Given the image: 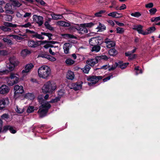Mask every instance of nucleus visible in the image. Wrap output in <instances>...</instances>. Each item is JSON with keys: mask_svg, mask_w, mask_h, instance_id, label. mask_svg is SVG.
Segmentation results:
<instances>
[{"mask_svg": "<svg viewBox=\"0 0 160 160\" xmlns=\"http://www.w3.org/2000/svg\"><path fill=\"white\" fill-rule=\"evenodd\" d=\"M39 102L41 105L39 107V108L38 112L40 118H42L47 115L48 109L51 107V105L48 102L44 100L43 98L39 100Z\"/></svg>", "mask_w": 160, "mask_h": 160, "instance_id": "f257e3e1", "label": "nucleus"}, {"mask_svg": "<svg viewBox=\"0 0 160 160\" xmlns=\"http://www.w3.org/2000/svg\"><path fill=\"white\" fill-rule=\"evenodd\" d=\"M57 86L53 82L49 81L46 82L42 88L43 92L46 93H52L56 89Z\"/></svg>", "mask_w": 160, "mask_h": 160, "instance_id": "f03ea898", "label": "nucleus"}, {"mask_svg": "<svg viewBox=\"0 0 160 160\" xmlns=\"http://www.w3.org/2000/svg\"><path fill=\"white\" fill-rule=\"evenodd\" d=\"M51 73L50 68L46 66H43L40 67L38 70V75L39 78L44 79H47L50 77Z\"/></svg>", "mask_w": 160, "mask_h": 160, "instance_id": "7ed1b4c3", "label": "nucleus"}, {"mask_svg": "<svg viewBox=\"0 0 160 160\" xmlns=\"http://www.w3.org/2000/svg\"><path fill=\"white\" fill-rule=\"evenodd\" d=\"M43 35L47 36L49 40H50L52 39L51 37V36H52V34L45 32H41V34H39L37 32H36V33H34V35H32V37L34 38H36L38 39L43 40L44 38V37L42 36Z\"/></svg>", "mask_w": 160, "mask_h": 160, "instance_id": "20e7f679", "label": "nucleus"}, {"mask_svg": "<svg viewBox=\"0 0 160 160\" xmlns=\"http://www.w3.org/2000/svg\"><path fill=\"white\" fill-rule=\"evenodd\" d=\"M103 78V77L101 76H92L89 77L87 78V80L88 81L91 82L88 83V84L89 85L95 84L100 80L102 79Z\"/></svg>", "mask_w": 160, "mask_h": 160, "instance_id": "39448f33", "label": "nucleus"}, {"mask_svg": "<svg viewBox=\"0 0 160 160\" xmlns=\"http://www.w3.org/2000/svg\"><path fill=\"white\" fill-rule=\"evenodd\" d=\"M9 102L8 98H0V110L4 109L8 105Z\"/></svg>", "mask_w": 160, "mask_h": 160, "instance_id": "423d86ee", "label": "nucleus"}, {"mask_svg": "<svg viewBox=\"0 0 160 160\" xmlns=\"http://www.w3.org/2000/svg\"><path fill=\"white\" fill-rule=\"evenodd\" d=\"M75 28L79 33L84 34L88 32V30L83 24H81L80 26H76Z\"/></svg>", "mask_w": 160, "mask_h": 160, "instance_id": "0eeeda50", "label": "nucleus"}, {"mask_svg": "<svg viewBox=\"0 0 160 160\" xmlns=\"http://www.w3.org/2000/svg\"><path fill=\"white\" fill-rule=\"evenodd\" d=\"M99 58L97 57L95 58L89 59L86 61V63L91 67L93 66L98 62Z\"/></svg>", "mask_w": 160, "mask_h": 160, "instance_id": "6e6552de", "label": "nucleus"}, {"mask_svg": "<svg viewBox=\"0 0 160 160\" xmlns=\"http://www.w3.org/2000/svg\"><path fill=\"white\" fill-rule=\"evenodd\" d=\"M6 13L12 14L14 11L12 9V5L10 3H7L4 7Z\"/></svg>", "mask_w": 160, "mask_h": 160, "instance_id": "1a4fd4ad", "label": "nucleus"}, {"mask_svg": "<svg viewBox=\"0 0 160 160\" xmlns=\"http://www.w3.org/2000/svg\"><path fill=\"white\" fill-rule=\"evenodd\" d=\"M34 20H36L39 26H41L43 23V18L42 16H38L34 15L33 16Z\"/></svg>", "mask_w": 160, "mask_h": 160, "instance_id": "9d476101", "label": "nucleus"}, {"mask_svg": "<svg viewBox=\"0 0 160 160\" xmlns=\"http://www.w3.org/2000/svg\"><path fill=\"white\" fill-rule=\"evenodd\" d=\"M14 90H15L14 93L15 94H22L24 92L22 86H19L18 85H16L15 86Z\"/></svg>", "mask_w": 160, "mask_h": 160, "instance_id": "9b49d317", "label": "nucleus"}, {"mask_svg": "<svg viewBox=\"0 0 160 160\" xmlns=\"http://www.w3.org/2000/svg\"><path fill=\"white\" fill-rule=\"evenodd\" d=\"M105 42L106 44V47L108 48H110L113 47L115 45V43L114 41L108 38H107L105 40Z\"/></svg>", "mask_w": 160, "mask_h": 160, "instance_id": "f8f14e48", "label": "nucleus"}, {"mask_svg": "<svg viewBox=\"0 0 160 160\" xmlns=\"http://www.w3.org/2000/svg\"><path fill=\"white\" fill-rule=\"evenodd\" d=\"M33 65L31 63L27 64L25 68V69L22 71V73L24 74L29 72L33 67Z\"/></svg>", "mask_w": 160, "mask_h": 160, "instance_id": "ddd939ff", "label": "nucleus"}, {"mask_svg": "<svg viewBox=\"0 0 160 160\" xmlns=\"http://www.w3.org/2000/svg\"><path fill=\"white\" fill-rule=\"evenodd\" d=\"M9 91L8 87L6 85H2L0 88V93L1 94L7 93Z\"/></svg>", "mask_w": 160, "mask_h": 160, "instance_id": "4468645a", "label": "nucleus"}, {"mask_svg": "<svg viewBox=\"0 0 160 160\" xmlns=\"http://www.w3.org/2000/svg\"><path fill=\"white\" fill-rule=\"evenodd\" d=\"M72 47L71 44L68 43H65L63 46V49L64 53L67 54L69 53V50Z\"/></svg>", "mask_w": 160, "mask_h": 160, "instance_id": "2eb2a0df", "label": "nucleus"}, {"mask_svg": "<svg viewBox=\"0 0 160 160\" xmlns=\"http://www.w3.org/2000/svg\"><path fill=\"white\" fill-rule=\"evenodd\" d=\"M40 41L35 42L33 40H30L28 41V44L29 47L36 48L39 46V42Z\"/></svg>", "mask_w": 160, "mask_h": 160, "instance_id": "dca6fc26", "label": "nucleus"}, {"mask_svg": "<svg viewBox=\"0 0 160 160\" xmlns=\"http://www.w3.org/2000/svg\"><path fill=\"white\" fill-rule=\"evenodd\" d=\"M75 77L74 73L71 70H68L66 75V78L69 80H72Z\"/></svg>", "mask_w": 160, "mask_h": 160, "instance_id": "f3484780", "label": "nucleus"}, {"mask_svg": "<svg viewBox=\"0 0 160 160\" xmlns=\"http://www.w3.org/2000/svg\"><path fill=\"white\" fill-rule=\"evenodd\" d=\"M109 16L112 17L113 18H119L122 17V13H119L117 12H110L108 14Z\"/></svg>", "mask_w": 160, "mask_h": 160, "instance_id": "a211bd4d", "label": "nucleus"}, {"mask_svg": "<svg viewBox=\"0 0 160 160\" xmlns=\"http://www.w3.org/2000/svg\"><path fill=\"white\" fill-rule=\"evenodd\" d=\"M9 61L10 63L16 66H17L18 63V62L16 58L14 56L10 57L9 58Z\"/></svg>", "mask_w": 160, "mask_h": 160, "instance_id": "6ab92c4d", "label": "nucleus"}, {"mask_svg": "<svg viewBox=\"0 0 160 160\" xmlns=\"http://www.w3.org/2000/svg\"><path fill=\"white\" fill-rule=\"evenodd\" d=\"M57 24L59 26L65 27H68L70 26V23L62 21L57 22Z\"/></svg>", "mask_w": 160, "mask_h": 160, "instance_id": "aec40b11", "label": "nucleus"}, {"mask_svg": "<svg viewBox=\"0 0 160 160\" xmlns=\"http://www.w3.org/2000/svg\"><path fill=\"white\" fill-rule=\"evenodd\" d=\"M51 15L52 17V18L54 20L61 19L63 18L62 14H55V13H53L51 14Z\"/></svg>", "mask_w": 160, "mask_h": 160, "instance_id": "412c9836", "label": "nucleus"}, {"mask_svg": "<svg viewBox=\"0 0 160 160\" xmlns=\"http://www.w3.org/2000/svg\"><path fill=\"white\" fill-rule=\"evenodd\" d=\"M11 2V4L14 7H19L22 5L17 0H10Z\"/></svg>", "mask_w": 160, "mask_h": 160, "instance_id": "4be33fe9", "label": "nucleus"}, {"mask_svg": "<svg viewBox=\"0 0 160 160\" xmlns=\"http://www.w3.org/2000/svg\"><path fill=\"white\" fill-rule=\"evenodd\" d=\"M7 82L8 84L10 86L18 83L17 82L14 81V80L10 79L9 77L7 79Z\"/></svg>", "mask_w": 160, "mask_h": 160, "instance_id": "5701e85b", "label": "nucleus"}, {"mask_svg": "<svg viewBox=\"0 0 160 160\" xmlns=\"http://www.w3.org/2000/svg\"><path fill=\"white\" fill-rule=\"evenodd\" d=\"M118 67L122 69H124L125 68L128 64V63H123L122 62H119L118 63Z\"/></svg>", "mask_w": 160, "mask_h": 160, "instance_id": "b1692460", "label": "nucleus"}, {"mask_svg": "<svg viewBox=\"0 0 160 160\" xmlns=\"http://www.w3.org/2000/svg\"><path fill=\"white\" fill-rule=\"evenodd\" d=\"M97 41L98 40L96 38H92L89 40V43L91 46H92L97 44Z\"/></svg>", "mask_w": 160, "mask_h": 160, "instance_id": "393cba45", "label": "nucleus"}, {"mask_svg": "<svg viewBox=\"0 0 160 160\" xmlns=\"http://www.w3.org/2000/svg\"><path fill=\"white\" fill-rule=\"evenodd\" d=\"M101 47L98 45H95L92 46L91 48V51L92 52H98L100 50Z\"/></svg>", "mask_w": 160, "mask_h": 160, "instance_id": "a878e982", "label": "nucleus"}, {"mask_svg": "<svg viewBox=\"0 0 160 160\" xmlns=\"http://www.w3.org/2000/svg\"><path fill=\"white\" fill-rule=\"evenodd\" d=\"M82 82H81L76 83L73 87L74 89L75 90H78L81 89L82 88Z\"/></svg>", "mask_w": 160, "mask_h": 160, "instance_id": "bb28decb", "label": "nucleus"}, {"mask_svg": "<svg viewBox=\"0 0 160 160\" xmlns=\"http://www.w3.org/2000/svg\"><path fill=\"white\" fill-rule=\"evenodd\" d=\"M15 75V74L11 73L10 74V77L9 78L10 79L14 80V81L18 82H19V78L18 77H16Z\"/></svg>", "mask_w": 160, "mask_h": 160, "instance_id": "cd10ccee", "label": "nucleus"}, {"mask_svg": "<svg viewBox=\"0 0 160 160\" xmlns=\"http://www.w3.org/2000/svg\"><path fill=\"white\" fill-rule=\"evenodd\" d=\"M30 52L27 49H24L22 50L21 52V55L23 57H25L27 55L30 54Z\"/></svg>", "mask_w": 160, "mask_h": 160, "instance_id": "c85d7f7f", "label": "nucleus"}, {"mask_svg": "<svg viewBox=\"0 0 160 160\" xmlns=\"http://www.w3.org/2000/svg\"><path fill=\"white\" fill-rule=\"evenodd\" d=\"M142 26L141 25H138V26H135L133 28V29L134 30H137L139 33H142Z\"/></svg>", "mask_w": 160, "mask_h": 160, "instance_id": "c756f323", "label": "nucleus"}, {"mask_svg": "<svg viewBox=\"0 0 160 160\" xmlns=\"http://www.w3.org/2000/svg\"><path fill=\"white\" fill-rule=\"evenodd\" d=\"M98 29V31H102L106 29V27L102 24L99 22V25L97 28Z\"/></svg>", "mask_w": 160, "mask_h": 160, "instance_id": "7c9ffc66", "label": "nucleus"}, {"mask_svg": "<svg viewBox=\"0 0 160 160\" xmlns=\"http://www.w3.org/2000/svg\"><path fill=\"white\" fill-rule=\"evenodd\" d=\"M108 53L111 56H114L117 54L118 52L115 49L112 48L109 50Z\"/></svg>", "mask_w": 160, "mask_h": 160, "instance_id": "2f4dec72", "label": "nucleus"}, {"mask_svg": "<svg viewBox=\"0 0 160 160\" xmlns=\"http://www.w3.org/2000/svg\"><path fill=\"white\" fill-rule=\"evenodd\" d=\"M42 57H44L45 58H47L50 61H54L56 60L55 58L48 55H42Z\"/></svg>", "mask_w": 160, "mask_h": 160, "instance_id": "473e14b6", "label": "nucleus"}, {"mask_svg": "<svg viewBox=\"0 0 160 160\" xmlns=\"http://www.w3.org/2000/svg\"><path fill=\"white\" fill-rule=\"evenodd\" d=\"M4 25L6 27H11L13 28H16L18 25L16 24H12L11 23L5 22H4Z\"/></svg>", "mask_w": 160, "mask_h": 160, "instance_id": "72a5a7b5", "label": "nucleus"}, {"mask_svg": "<svg viewBox=\"0 0 160 160\" xmlns=\"http://www.w3.org/2000/svg\"><path fill=\"white\" fill-rule=\"evenodd\" d=\"M16 66L9 63L7 64V68L10 71L13 70Z\"/></svg>", "mask_w": 160, "mask_h": 160, "instance_id": "f704fd0d", "label": "nucleus"}, {"mask_svg": "<svg viewBox=\"0 0 160 160\" xmlns=\"http://www.w3.org/2000/svg\"><path fill=\"white\" fill-rule=\"evenodd\" d=\"M90 69V67L88 65H86L82 69L83 72L85 73H88Z\"/></svg>", "mask_w": 160, "mask_h": 160, "instance_id": "c9c22d12", "label": "nucleus"}, {"mask_svg": "<svg viewBox=\"0 0 160 160\" xmlns=\"http://www.w3.org/2000/svg\"><path fill=\"white\" fill-rule=\"evenodd\" d=\"M3 40L4 42H7V43L10 45L13 44V42L11 40L8 38H4Z\"/></svg>", "mask_w": 160, "mask_h": 160, "instance_id": "e433bc0d", "label": "nucleus"}, {"mask_svg": "<svg viewBox=\"0 0 160 160\" xmlns=\"http://www.w3.org/2000/svg\"><path fill=\"white\" fill-rule=\"evenodd\" d=\"M75 61L72 60L71 58H68L66 60L65 62L68 65H72L75 63Z\"/></svg>", "mask_w": 160, "mask_h": 160, "instance_id": "4c0bfd02", "label": "nucleus"}, {"mask_svg": "<svg viewBox=\"0 0 160 160\" xmlns=\"http://www.w3.org/2000/svg\"><path fill=\"white\" fill-rule=\"evenodd\" d=\"M0 28L5 32H11V29L5 26H2L0 27Z\"/></svg>", "mask_w": 160, "mask_h": 160, "instance_id": "58836bf2", "label": "nucleus"}, {"mask_svg": "<svg viewBox=\"0 0 160 160\" xmlns=\"http://www.w3.org/2000/svg\"><path fill=\"white\" fill-rule=\"evenodd\" d=\"M35 110L34 107L32 106H29L27 110L28 113H32Z\"/></svg>", "mask_w": 160, "mask_h": 160, "instance_id": "ea45409f", "label": "nucleus"}, {"mask_svg": "<svg viewBox=\"0 0 160 160\" xmlns=\"http://www.w3.org/2000/svg\"><path fill=\"white\" fill-rule=\"evenodd\" d=\"M11 126L10 125H6L4 126L2 128V132H5L7 130L10 129Z\"/></svg>", "mask_w": 160, "mask_h": 160, "instance_id": "a19ab883", "label": "nucleus"}, {"mask_svg": "<svg viewBox=\"0 0 160 160\" xmlns=\"http://www.w3.org/2000/svg\"><path fill=\"white\" fill-rule=\"evenodd\" d=\"M16 111L17 112L19 113H21L24 111V109L23 108H20L17 106Z\"/></svg>", "mask_w": 160, "mask_h": 160, "instance_id": "79ce46f5", "label": "nucleus"}, {"mask_svg": "<svg viewBox=\"0 0 160 160\" xmlns=\"http://www.w3.org/2000/svg\"><path fill=\"white\" fill-rule=\"evenodd\" d=\"M132 16L134 17H139L141 15L140 13L138 12H136L134 13H132L131 14Z\"/></svg>", "mask_w": 160, "mask_h": 160, "instance_id": "37998d69", "label": "nucleus"}, {"mask_svg": "<svg viewBox=\"0 0 160 160\" xmlns=\"http://www.w3.org/2000/svg\"><path fill=\"white\" fill-rule=\"evenodd\" d=\"M64 37L67 38H75L76 37L73 35L71 34H66L63 35Z\"/></svg>", "mask_w": 160, "mask_h": 160, "instance_id": "c03bdc74", "label": "nucleus"}, {"mask_svg": "<svg viewBox=\"0 0 160 160\" xmlns=\"http://www.w3.org/2000/svg\"><path fill=\"white\" fill-rule=\"evenodd\" d=\"M117 32V33L120 34L123 33L124 31V29L123 28L118 27L116 29Z\"/></svg>", "mask_w": 160, "mask_h": 160, "instance_id": "a18cd8bd", "label": "nucleus"}, {"mask_svg": "<svg viewBox=\"0 0 160 160\" xmlns=\"http://www.w3.org/2000/svg\"><path fill=\"white\" fill-rule=\"evenodd\" d=\"M20 27L23 28L24 27L25 28H30L31 27L32 25L30 22H28L27 23L25 24L24 25H21L19 26Z\"/></svg>", "mask_w": 160, "mask_h": 160, "instance_id": "49530a36", "label": "nucleus"}, {"mask_svg": "<svg viewBox=\"0 0 160 160\" xmlns=\"http://www.w3.org/2000/svg\"><path fill=\"white\" fill-rule=\"evenodd\" d=\"M156 30L155 28L154 27H151L147 29V31L149 33H151L155 31Z\"/></svg>", "mask_w": 160, "mask_h": 160, "instance_id": "de8ad7c7", "label": "nucleus"}, {"mask_svg": "<svg viewBox=\"0 0 160 160\" xmlns=\"http://www.w3.org/2000/svg\"><path fill=\"white\" fill-rule=\"evenodd\" d=\"M157 11V9L155 8H152L149 10L150 14L151 15L154 14Z\"/></svg>", "mask_w": 160, "mask_h": 160, "instance_id": "09e8293b", "label": "nucleus"}, {"mask_svg": "<svg viewBox=\"0 0 160 160\" xmlns=\"http://www.w3.org/2000/svg\"><path fill=\"white\" fill-rule=\"evenodd\" d=\"M86 28L88 27L91 28L94 25V24L92 22H89L83 24Z\"/></svg>", "mask_w": 160, "mask_h": 160, "instance_id": "8fccbe9b", "label": "nucleus"}, {"mask_svg": "<svg viewBox=\"0 0 160 160\" xmlns=\"http://www.w3.org/2000/svg\"><path fill=\"white\" fill-rule=\"evenodd\" d=\"M26 96L31 100L34 98V95L32 93H28L26 95Z\"/></svg>", "mask_w": 160, "mask_h": 160, "instance_id": "3c124183", "label": "nucleus"}, {"mask_svg": "<svg viewBox=\"0 0 160 160\" xmlns=\"http://www.w3.org/2000/svg\"><path fill=\"white\" fill-rule=\"evenodd\" d=\"M1 118L3 120H5V119H8L9 118V115L8 114L5 113L2 114L1 116Z\"/></svg>", "mask_w": 160, "mask_h": 160, "instance_id": "603ef678", "label": "nucleus"}, {"mask_svg": "<svg viewBox=\"0 0 160 160\" xmlns=\"http://www.w3.org/2000/svg\"><path fill=\"white\" fill-rule=\"evenodd\" d=\"M118 67V64L117 62H115L114 65H112L110 68L108 69L109 71L113 70L115 69L117 67Z\"/></svg>", "mask_w": 160, "mask_h": 160, "instance_id": "864d4df0", "label": "nucleus"}, {"mask_svg": "<svg viewBox=\"0 0 160 160\" xmlns=\"http://www.w3.org/2000/svg\"><path fill=\"white\" fill-rule=\"evenodd\" d=\"M14 36V39L17 40H20L23 39V38L22 37L18 35H15Z\"/></svg>", "mask_w": 160, "mask_h": 160, "instance_id": "5fc2aeb1", "label": "nucleus"}, {"mask_svg": "<svg viewBox=\"0 0 160 160\" xmlns=\"http://www.w3.org/2000/svg\"><path fill=\"white\" fill-rule=\"evenodd\" d=\"M60 100V98L58 97H56L55 98L52 99V100L50 102H57Z\"/></svg>", "mask_w": 160, "mask_h": 160, "instance_id": "6e6d98bb", "label": "nucleus"}, {"mask_svg": "<svg viewBox=\"0 0 160 160\" xmlns=\"http://www.w3.org/2000/svg\"><path fill=\"white\" fill-rule=\"evenodd\" d=\"M58 95L60 97H61L64 94V92L63 90H61L58 92Z\"/></svg>", "mask_w": 160, "mask_h": 160, "instance_id": "4d7b16f0", "label": "nucleus"}, {"mask_svg": "<svg viewBox=\"0 0 160 160\" xmlns=\"http://www.w3.org/2000/svg\"><path fill=\"white\" fill-rule=\"evenodd\" d=\"M153 6V5L152 3H149L145 5V7L147 8H152Z\"/></svg>", "mask_w": 160, "mask_h": 160, "instance_id": "13d9d810", "label": "nucleus"}, {"mask_svg": "<svg viewBox=\"0 0 160 160\" xmlns=\"http://www.w3.org/2000/svg\"><path fill=\"white\" fill-rule=\"evenodd\" d=\"M1 55L5 56L8 54V52L6 50H2L1 51Z\"/></svg>", "mask_w": 160, "mask_h": 160, "instance_id": "bf43d9fd", "label": "nucleus"}, {"mask_svg": "<svg viewBox=\"0 0 160 160\" xmlns=\"http://www.w3.org/2000/svg\"><path fill=\"white\" fill-rule=\"evenodd\" d=\"M9 131L10 132L13 134L15 133L16 132V131L13 129V127L11 126Z\"/></svg>", "mask_w": 160, "mask_h": 160, "instance_id": "052dcab7", "label": "nucleus"}, {"mask_svg": "<svg viewBox=\"0 0 160 160\" xmlns=\"http://www.w3.org/2000/svg\"><path fill=\"white\" fill-rule=\"evenodd\" d=\"M98 57L99 58V59H102L105 60H107L108 59V57L106 55L102 56L100 57Z\"/></svg>", "mask_w": 160, "mask_h": 160, "instance_id": "680f3d73", "label": "nucleus"}, {"mask_svg": "<svg viewBox=\"0 0 160 160\" xmlns=\"http://www.w3.org/2000/svg\"><path fill=\"white\" fill-rule=\"evenodd\" d=\"M52 45L51 44H50L48 42V43H47L44 46V47L46 48H48L49 47H52Z\"/></svg>", "mask_w": 160, "mask_h": 160, "instance_id": "e2e57ef3", "label": "nucleus"}, {"mask_svg": "<svg viewBox=\"0 0 160 160\" xmlns=\"http://www.w3.org/2000/svg\"><path fill=\"white\" fill-rule=\"evenodd\" d=\"M31 15V13L26 12L23 16L24 18L30 17Z\"/></svg>", "mask_w": 160, "mask_h": 160, "instance_id": "0e129e2a", "label": "nucleus"}, {"mask_svg": "<svg viewBox=\"0 0 160 160\" xmlns=\"http://www.w3.org/2000/svg\"><path fill=\"white\" fill-rule=\"evenodd\" d=\"M112 77V75H111V76H109L107 78L103 79V81L104 82H106L108 80H109L110 78Z\"/></svg>", "mask_w": 160, "mask_h": 160, "instance_id": "69168bd1", "label": "nucleus"}, {"mask_svg": "<svg viewBox=\"0 0 160 160\" xmlns=\"http://www.w3.org/2000/svg\"><path fill=\"white\" fill-rule=\"evenodd\" d=\"M7 18H6V20L11 21L12 19V17L11 15H7Z\"/></svg>", "mask_w": 160, "mask_h": 160, "instance_id": "338daca9", "label": "nucleus"}, {"mask_svg": "<svg viewBox=\"0 0 160 160\" xmlns=\"http://www.w3.org/2000/svg\"><path fill=\"white\" fill-rule=\"evenodd\" d=\"M126 8V6L125 4H123L122 6H121L119 8V10H122L125 9Z\"/></svg>", "mask_w": 160, "mask_h": 160, "instance_id": "774afa93", "label": "nucleus"}]
</instances>
